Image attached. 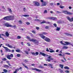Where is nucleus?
I'll return each mask as SVG.
<instances>
[{
	"instance_id": "obj_63",
	"label": "nucleus",
	"mask_w": 73,
	"mask_h": 73,
	"mask_svg": "<svg viewBox=\"0 0 73 73\" xmlns=\"http://www.w3.org/2000/svg\"><path fill=\"white\" fill-rule=\"evenodd\" d=\"M60 5V4L59 3H57V5Z\"/></svg>"
},
{
	"instance_id": "obj_48",
	"label": "nucleus",
	"mask_w": 73,
	"mask_h": 73,
	"mask_svg": "<svg viewBox=\"0 0 73 73\" xmlns=\"http://www.w3.org/2000/svg\"><path fill=\"white\" fill-rule=\"evenodd\" d=\"M2 60L3 61H5V60H7V59L5 58H4L2 59Z\"/></svg>"
},
{
	"instance_id": "obj_64",
	"label": "nucleus",
	"mask_w": 73,
	"mask_h": 73,
	"mask_svg": "<svg viewBox=\"0 0 73 73\" xmlns=\"http://www.w3.org/2000/svg\"><path fill=\"white\" fill-rule=\"evenodd\" d=\"M13 73H17V71L15 70V71L13 72Z\"/></svg>"
},
{
	"instance_id": "obj_36",
	"label": "nucleus",
	"mask_w": 73,
	"mask_h": 73,
	"mask_svg": "<svg viewBox=\"0 0 73 73\" xmlns=\"http://www.w3.org/2000/svg\"><path fill=\"white\" fill-rule=\"evenodd\" d=\"M31 54H32V55H34V56H35L36 55V53L35 52H31Z\"/></svg>"
},
{
	"instance_id": "obj_15",
	"label": "nucleus",
	"mask_w": 73,
	"mask_h": 73,
	"mask_svg": "<svg viewBox=\"0 0 73 73\" xmlns=\"http://www.w3.org/2000/svg\"><path fill=\"white\" fill-rule=\"evenodd\" d=\"M58 19L56 17H52V20H53L54 21H56Z\"/></svg>"
},
{
	"instance_id": "obj_25",
	"label": "nucleus",
	"mask_w": 73,
	"mask_h": 73,
	"mask_svg": "<svg viewBox=\"0 0 73 73\" xmlns=\"http://www.w3.org/2000/svg\"><path fill=\"white\" fill-rule=\"evenodd\" d=\"M4 67L5 68H9V66L8 65L6 64L4 65Z\"/></svg>"
},
{
	"instance_id": "obj_11",
	"label": "nucleus",
	"mask_w": 73,
	"mask_h": 73,
	"mask_svg": "<svg viewBox=\"0 0 73 73\" xmlns=\"http://www.w3.org/2000/svg\"><path fill=\"white\" fill-rule=\"evenodd\" d=\"M9 17L10 20H14V16H9Z\"/></svg>"
},
{
	"instance_id": "obj_17",
	"label": "nucleus",
	"mask_w": 73,
	"mask_h": 73,
	"mask_svg": "<svg viewBox=\"0 0 73 73\" xmlns=\"http://www.w3.org/2000/svg\"><path fill=\"white\" fill-rule=\"evenodd\" d=\"M46 5V2H44L42 3L41 6H45Z\"/></svg>"
},
{
	"instance_id": "obj_4",
	"label": "nucleus",
	"mask_w": 73,
	"mask_h": 73,
	"mask_svg": "<svg viewBox=\"0 0 73 73\" xmlns=\"http://www.w3.org/2000/svg\"><path fill=\"white\" fill-rule=\"evenodd\" d=\"M63 12L65 14H66V15H72V13H70V12H68L67 11H63Z\"/></svg>"
},
{
	"instance_id": "obj_31",
	"label": "nucleus",
	"mask_w": 73,
	"mask_h": 73,
	"mask_svg": "<svg viewBox=\"0 0 73 73\" xmlns=\"http://www.w3.org/2000/svg\"><path fill=\"white\" fill-rule=\"evenodd\" d=\"M23 16H24V17H29V15H23Z\"/></svg>"
},
{
	"instance_id": "obj_6",
	"label": "nucleus",
	"mask_w": 73,
	"mask_h": 73,
	"mask_svg": "<svg viewBox=\"0 0 73 73\" xmlns=\"http://www.w3.org/2000/svg\"><path fill=\"white\" fill-rule=\"evenodd\" d=\"M7 57L9 60H11V57H13V55L11 54L10 55H8L7 56Z\"/></svg>"
},
{
	"instance_id": "obj_50",
	"label": "nucleus",
	"mask_w": 73,
	"mask_h": 73,
	"mask_svg": "<svg viewBox=\"0 0 73 73\" xmlns=\"http://www.w3.org/2000/svg\"><path fill=\"white\" fill-rule=\"evenodd\" d=\"M32 33H33L34 34L36 33V31L34 30L33 31H32Z\"/></svg>"
},
{
	"instance_id": "obj_13",
	"label": "nucleus",
	"mask_w": 73,
	"mask_h": 73,
	"mask_svg": "<svg viewBox=\"0 0 73 73\" xmlns=\"http://www.w3.org/2000/svg\"><path fill=\"white\" fill-rule=\"evenodd\" d=\"M32 69L33 70H36V71H38V72H41V70L37 69L36 68H33Z\"/></svg>"
},
{
	"instance_id": "obj_24",
	"label": "nucleus",
	"mask_w": 73,
	"mask_h": 73,
	"mask_svg": "<svg viewBox=\"0 0 73 73\" xmlns=\"http://www.w3.org/2000/svg\"><path fill=\"white\" fill-rule=\"evenodd\" d=\"M16 51L17 52H20V53H21V52H22L20 50H16Z\"/></svg>"
},
{
	"instance_id": "obj_34",
	"label": "nucleus",
	"mask_w": 73,
	"mask_h": 73,
	"mask_svg": "<svg viewBox=\"0 0 73 73\" xmlns=\"http://www.w3.org/2000/svg\"><path fill=\"white\" fill-rule=\"evenodd\" d=\"M21 56V54H17V57H20Z\"/></svg>"
},
{
	"instance_id": "obj_37",
	"label": "nucleus",
	"mask_w": 73,
	"mask_h": 73,
	"mask_svg": "<svg viewBox=\"0 0 73 73\" xmlns=\"http://www.w3.org/2000/svg\"><path fill=\"white\" fill-rule=\"evenodd\" d=\"M48 11L46 10H45L44 11L43 13H47Z\"/></svg>"
},
{
	"instance_id": "obj_45",
	"label": "nucleus",
	"mask_w": 73,
	"mask_h": 73,
	"mask_svg": "<svg viewBox=\"0 0 73 73\" xmlns=\"http://www.w3.org/2000/svg\"><path fill=\"white\" fill-rule=\"evenodd\" d=\"M56 13H61V12H60V11H56Z\"/></svg>"
},
{
	"instance_id": "obj_18",
	"label": "nucleus",
	"mask_w": 73,
	"mask_h": 73,
	"mask_svg": "<svg viewBox=\"0 0 73 73\" xmlns=\"http://www.w3.org/2000/svg\"><path fill=\"white\" fill-rule=\"evenodd\" d=\"M5 34L6 36L7 37H8V36H9V34L8 33V32H6L5 33Z\"/></svg>"
},
{
	"instance_id": "obj_46",
	"label": "nucleus",
	"mask_w": 73,
	"mask_h": 73,
	"mask_svg": "<svg viewBox=\"0 0 73 73\" xmlns=\"http://www.w3.org/2000/svg\"><path fill=\"white\" fill-rule=\"evenodd\" d=\"M26 24L27 25H29L30 24V23L28 22H26Z\"/></svg>"
},
{
	"instance_id": "obj_33",
	"label": "nucleus",
	"mask_w": 73,
	"mask_h": 73,
	"mask_svg": "<svg viewBox=\"0 0 73 73\" xmlns=\"http://www.w3.org/2000/svg\"><path fill=\"white\" fill-rule=\"evenodd\" d=\"M65 43H66V44L67 45H69V44H70V43L68 42H65Z\"/></svg>"
},
{
	"instance_id": "obj_51",
	"label": "nucleus",
	"mask_w": 73,
	"mask_h": 73,
	"mask_svg": "<svg viewBox=\"0 0 73 73\" xmlns=\"http://www.w3.org/2000/svg\"><path fill=\"white\" fill-rule=\"evenodd\" d=\"M66 54H67L68 55H70V53H65Z\"/></svg>"
},
{
	"instance_id": "obj_3",
	"label": "nucleus",
	"mask_w": 73,
	"mask_h": 73,
	"mask_svg": "<svg viewBox=\"0 0 73 73\" xmlns=\"http://www.w3.org/2000/svg\"><path fill=\"white\" fill-rule=\"evenodd\" d=\"M46 56H48L49 57H47V58H49V59H47L46 60V61L48 62H50V60H53V58H52V56L50 55H46Z\"/></svg>"
},
{
	"instance_id": "obj_2",
	"label": "nucleus",
	"mask_w": 73,
	"mask_h": 73,
	"mask_svg": "<svg viewBox=\"0 0 73 73\" xmlns=\"http://www.w3.org/2000/svg\"><path fill=\"white\" fill-rule=\"evenodd\" d=\"M26 38L27 39H29V40L30 41L33 42H35V44H36V45H38V43H39V42H38V41H37L36 40V39H31V37L27 36L26 37Z\"/></svg>"
},
{
	"instance_id": "obj_38",
	"label": "nucleus",
	"mask_w": 73,
	"mask_h": 73,
	"mask_svg": "<svg viewBox=\"0 0 73 73\" xmlns=\"http://www.w3.org/2000/svg\"><path fill=\"white\" fill-rule=\"evenodd\" d=\"M53 17H49L47 18L48 19H49L50 20H52Z\"/></svg>"
},
{
	"instance_id": "obj_49",
	"label": "nucleus",
	"mask_w": 73,
	"mask_h": 73,
	"mask_svg": "<svg viewBox=\"0 0 73 73\" xmlns=\"http://www.w3.org/2000/svg\"><path fill=\"white\" fill-rule=\"evenodd\" d=\"M19 24H22V21H19Z\"/></svg>"
},
{
	"instance_id": "obj_54",
	"label": "nucleus",
	"mask_w": 73,
	"mask_h": 73,
	"mask_svg": "<svg viewBox=\"0 0 73 73\" xmlns=\"http://www.w3.org/2000/svg\"><path fill=\"white\" fill-rule=\"evenodd\" d=\"M27 44H28V46H31V44H30L28 43H27Z\"/></svg>"
},
{
	"instance_id": "obj_30",
	"label": "nucleus",
	"mask_w": 73,
	"mask_h": 73,
	"mask_svg": "<svg viewBox=\"0 0 73 73\" xmlns=\"http://www.w3.org/2000/svg\"><path fill=\"white\" fill-rule=\"evenodd\" d=\"M68 48V46H63V47L62 48V49H67V48Z\"/></svg>"
},
{
	"instance_id": "obj_39",
	"label": "nucleus",
	"mask_w": 73,
	"mask_h": 73,
	"mask_svg": "<svg viewBox=\"0 0 73 73\" xmlns=\"http://www.w3.org/2000/svg\"><path fill=\"white\" fill-rule=\"evenodd\" d=\"M45 23H46V21H44L41 22V24H44Z\"/></svg>"
},
{
	"instance_id": "obj_7",
	"label": "nucleus",
	"mask_w": 73,
	"mask_h": 73,
	"mask_svg": "<svg viewBox=\"0 0 73 73\" xmlns=\"http://www.w3.org/2000/svg\"><path fill=\"white\" fill-rule=\"evenodd\" d=\"M33 3L35 4V6H36L37 7H38V6H40V3L37 1H33Z\"/></svg>"
},
{
	"instance_id": "obj_29",
	"label": "nucleus",
	"mask_w": 73,
	"mask_h": 73,
	"mask_svg": "<svg viewBox=\"0 0 73 73\" xmlns=\"http://www.w3.org/2000/svg\"><path fill=\"white\" fill-rule=\"evenodd\" d=\"M57 22L58 23V24H61V23H62V22L60 21H58Z\"/></svg>"
},
{
	"instance_id": "obj_61",
	"label": "nucleus",
	"mask_w": 73,
	"mask_h": 73,
	"mask_svg": "<svg viewBox=\"0 0 73 73\" xmlns=\"http://www.w3.org/2000/svg\"><path fill=\"white\" fill-rule=\"evenodd\" d=\"M46 24H50V22H46Z\"/></svg>"
},
{
	"instance_id": "obj_44",
	"label": "nucleus",
	"mask_w": 73,
	"mask_h": 73,
	"mask_svg": "<svg viewBox=\"0 0 73 73\" xmlns=\"http://www.w3.org/2000/svg\"><path fill=\"white\" fill-rule=\"evenodd\" d=\"M50 5H51V6H52V5H53V3H50Z\"/></svg>"
},
{
	"instance_id": "obj_60",
	"label": "nucleus",
	"mask_w": 73,
	"mask_h": 73,
	"mask_svg": "<svg viewBox=\"0 0 73 73\" xmlns=\"http://www.w3.org/2000/svg\"><path fill=\"white\" fill-rule=\"evenodd\" d=\"M42 34L43 35H46V34H47V33H45V32H43L42 33Z\"/></svg>"
},
{
	"instance_id": "obj_32",
	"label": "nucleus",
	"mask_w": 73,
	"mask_h": 73,
	"mask_svg": "<svg viewBox=\"0 0 73 73\" xmlns=\"http://www.w3.org/2000/svg\"><path fill=\"white\" fill-rule=\"evenodd\" d=\"M21 38V36H18L17 37V39H20Z\"/></svg>"
},
{
	"instance_id": "obj_43",
	"label": "nucleus",
	"mask_w": 73,
	"mask_h": 73,
	"mask_svg": "<svg viewBox=\"0 0 73 73\" xmlns=\"http://www.w3.org/2000/svg\"><path fill=\"white\" fill-rule=\"evenodd\" d=\"M48 66L50 67L51 66H53V65L51 64H48Z\"/></svg>"
},
{
	"instance_id": "obj_12",
	"label": "nucleus",
	"mask_w": 73,
	"mask_h": 73,
	"mask_svg": "<svg viewBox=\"0 0 73 73\" xmlns=\"http://www.w3.org/2000/svg\"><path fill=\"white\" fill-rule=\"evenodd\" d=\"M4 25L6 27H10L11 25L8 24V23H5L4 24Z\"/></svg>"
},
{
	"instance_id": "obj_58",
	"label": "nucleus",
	"mask_w": 73,
	"mask_h": 73,
	"mask_svg": "<svg viewBox=\"0 0 73 73\" xmlns=\"http://www.w3.org/2000/svg\"><path fill=\"white\" fill-rule=\"evenodd\" d=\"M15 70H16L17 72V71H19V70H19V68H18L17 69H16Z\"/></svg>"
},
{
	"instance_id": "obj_8",
	"label": "nucleus",
	"mask_w": 73,
	"mask_h": 73,
	"mask_svg": "<svg viewBox=\"0 0 73 73\" xmlns=\"http://www.w3.org/2000/svg\"><path fill=\"white\" fill-rule=\"evenodd\" d=\"M67 18V20H69L70 22H72V21H73V17H71V19H70V17H68Z\"/></svg>"
},
{
	"instance_id": "obj_20",
	"label": "nucleus",
	"mask_w": 73,
	"mask_h": 73,
	"mask_svg": "<svg viewBox=\"0 0 73 73\" xmlns=\"http://www.w3.org/2000/svg\"><path fill=\"white\" fill-rule=\"evenodd\" d=\"M10 27H12V28H14V29H15V28H16V25L12 26V25H11Z\"/></svg>"
},
{
	"instance_id": "obj_41",
	"label": "nucleus",
	"mask_w": 73,
	"mask_h": 73,
	"mask_svg": "<svg viewBox=\"0 0 73 73\" xmlns=\"http://www.w3.org/2000/svg\"><path fill=\"white\" fill-rule=\"evenodd\" d=\"M65 73H70L69 71L68 70H66L65 71Z\"/></svg>"
},
{
	"instance_id": "obj_57",
	"label": "nucleus",
	"mask_w": 73,
	"mask_h": 73,
	"mask_svg": "<svg viewBox=\"0 0 73 73\" xmlns=\"http://www.w3.org/2000/svg\"><path fill=\"white\" fill-rule=\"evenodd\" d=\"M54 25L55 27H57V25L56 24H54Z\"/></svg>"
},
{
	"instance_id": "obj_52",
	"label": "nucleus",
	"mask_w": 73,
	"mask_h": 73,
	"mask_svg": "<svg viewBox=\"0 0 73 73\" xmlns=\"http://www.w3.org/2000/svg\"><path fill=\"white\" fill-rule=\"evenodd\" d=\"M36 29L37 30H38V29H40V28L38 27H36Z\"/></svg>"
},
{
	"instance_id": "obj_28",
	"label": "nucleus",
	"mask_w": 73,
	"mask_h": 73,
	"mask_svg": "<svg viewBox=\"0 0 73 73\" xmlns=\"http://www.w3.org/2000/svg\"><path fill=\"white\" fill-rule=\"evenodd\" d=\"M57 29H56V31H58L60 30V27H57Z\"/></svg>"
},
{
	"instance_id": "obj_26",
	"label": "nucleus",
	"mask_w": 73,
	"mask_h": 73,
	"mask_svg": "<svg viewBox=\"0 0 73 73\" xmlns=\"http://www.w3.org/2000/svg\"><path fill=\"white\" fill-rule=\"evenodd\" d=\"M3 71L5 73H7V72H8V70L5 69H4L3 70Z\"/></svg>"
},
{
	"instance_id": "obj_47",
	"label": "nucleus",
	"mask_w": 73,
	"mask_h": 73,
	"mask_svg": "<svg viewBox=\"0 0 73 73\" xmlns=\"http://www.w3.org/2000/svg\"><path fill=\"white\" fill-rule=\"evenodd\" d=\"M0 38H2L3 40H4V38H3L1 36V34H0Z\"/></svg>"
},
{
	"instance_id": "obj_19",
	"label": "nucleus",
	"mask_w": 73,
	"mask_h": 73,
	"mask_svg": "<svg viewBox=\"0 0 73 73\" xmlns=\"http://www.w3.org/2000/svg\"><path fill=\"white\" fill-rule=\"evenodd\" d=\"M7 9L8 10V11L10 13H12V10H11V9H10V8L9 7L7 8Z\"/></svg>"
},
{
	"instance_id": "obj_59",
	"label": "nucleus",
	"mask_w": 73,
	"mask_h": 73,
	"mask_svg": "<svg viewBox=\"0 0 73 73\" xmlns=\"http://www.w3.org/2000/svg\"><path fill=\"white\" fill-rule=\"evenodd\" d=\"M58 55L59 56H63V55H62V54H58Z\"/></svg>"
},
{
	"instance_id": "obj_1",
	"label": "nucleus",
	"mask_w": 73,
	"mask_h": 73,
	"mask_svg": "<svg viewBox=\"0 0 73 73\" xmlns=\"http://www.w3.org/2000/svg\"><path fill=\"white\" fill-rule=\"evenodd\" d=\"M40 35L41 38H43V39H44V40L47 42H50L51 41L50 39L45 36L44 35H43L40 34Z\"/></svg>"
},
{
	"instance_id": "obj_10",
	"label": "nucleus",
	"mask_w": 73,
	"mask_h": 73,
	"mask_svg": "<svg viewBox=\"0 0 73 73\" xmlns=\"http://www.w3.org/2000/svg\"><path fill=\"white\" fill-rule=\"evenodd\" d=\"M4 20H6L7 21H9L10 20V19L9 18V16H7L3 18Z\"/></svg>"
},
{
	"instance_id": "obj_23",
	"label": "nucleus",
	"mask_w": 73,
	"mask_h": 73,
	"mask_svg": "<svg viewBox=\"0 0 73 73\" xmlns=\"http://www.w3.org/2000/svg\"><path fill=\"white\" fill-rule=\"evenodd\" d=\"M59 66L60 67H61V69H63V68H64V65L61 64H60Z\"/></svg>"
},
{
	"instance_id": "obj_21",
	"label": "nucleus",
	"mask_w": 73,
	"mask_h": 73,
	"mask_svg": "<svg viewBox=\"0 0 73 73\" xmlns=\"http://www.w3.org/2000/svg\"><path fill=\"white\" fill-rule=\"evenodd\" d=\"M22 64L23 65V66H25V68L27 69H28V67L25 66V64H24V63H22Z\"/></svg>"
},
{
	"instance_id": "obj_5",
	"label": "nucleus",
	"mask_w": 73,
	"mask_h": 73,
	"mask_svg": "<svg viewBox=\"0 0 73 73\" xmlns=\"http://www.w3.org/2000/svg\"><path fill=\"white\" fill-rule=\"evenodd\" d=\"M2 47L4 48L5 49L6 52H11V50L9 49L8 47H4V46H3Z\"/></svg>"
},
{
	"instance_id": "obj_40",
	"label": "nucleus",
	"mask_w": 73,
	"mask_h": 73,
	"mask_svg": "<svg viewBox=\"0 0 73 73\" xmlns=\"http://www.w3.org/2000/svg\"><path fill=\"white\" fill-rule=\"evenodd\" d=\"M24 51L25 52V53L27 54H29L28 52L27 51Z\"/></svg>"
},
{
	"instance_id": "obj_53",
	"label": "nucleus",
	"mask_w": 73,
	"mask_h": 73,
	"mask_svg": "<svg viewBox=\"0 0 73 73\" xmlns=\"http://www.w3.org/2000/svg\"><path fill=\"white\" fill-rule=\"evenodd\" d=\"M35 54H36V55H38V52H36Z\"/></svg>"
},
{
	"instance_id": "obj_22",
	"label": "nucleus",
	"mask_w": 73,
	"mask_h": 73,
	"mask_svg": "<svg viewBox=\"0 0 73 73\" xmlns=\"http://www.w3.org/2000/svg\"><path fill=\"white\" fill-rule=\"evenodd\" d=\"M39 68H40V69H44V66H41V65H40V66L39 67Z\"/></svg>"
},
{
	"instance_id": "obj_56",
	"label": "nucleus",
	"mask_w": 73,
	"mask_h": 73,
	"mask_svg": "<svg viewBox=\"0 0 73 73\" xmlns=\"http://www.w3.org/2000/svg\"><path fill=\"white\" fill-rule=\"evenodd\" d=\"M45 28H46V29H49V27H48V26H46Z\"/></svg>"
},
{
	"instance_id": "obj_35",
	"label": "nucleus",
	"mask_w": 73,
	"mask_h": 73,
	"mask_svg": "<svg viewBox=\"0 0 73 73\" xmlns=\"http://www.w3.org/2000/svg\"><path fill=\"white\" fill-rule=\"evenodd\" d=\"M60 8H61L62 9V8H64L65 7L64 6H62L61 5L60 6Z\"/></svg>"
},
{
	"instance_id": "obj_9",
	"label": "nucleus",
	"mask_w": 73,
	"mask_h": 73,
	"mask_svg": "<svg viewBox=\"0 0 73 73\" xmlns=\"http://www.w3.org/2000/svg\"><path fill=\"white\" fill-rule=\"evenodd\" d=\"M5 45L6 46H8V47H9V48H14V49L15 48V47H13V46L12 45H9V44H6Z\"/></svg>"
},
{
	"instance_id": "obj_55",
	"label": "nucleus",
	"mask_w": 73,
	"mask_h": 73,
	"mask_svg": "<svg viewBox=\"0 0 73 73\" xmlns=\"http://www.w3.org/2000/svg\"><path fill=\"white\" fill-rule=\"evenodd\" d=\"M35 21H40V20L38 19H35Z\"/></svg>"
},
{
	"instance_id": "obj_14",
	"label": "nucleus",
	"mask_w": 73,
	"mask_h": 73,
	"mask_svg": "<svg viewBox=\"0 0 73 73\" xmlns=\"http://www.w3.org/2000/svg\"><path fill=\"white\" fill-rule=\"evenodd\" d=\"M49 49V50H50V51H49L50 52V53H53V52H54H54H55V51H54V50H53V49H51L50 48H49L48 49Z\"/></svg>"
},
{
	"instance_id": "obj_16",
	"label": "nucleus",
	"mask_w": 73,
	"mask_h": 73,
	"mask_svg": "<svg viewBox=\"0 0 73 73\" xmlns=\"http://www.w3.org/2000/svg\"><path fill=\"white\" fill-rule=\"evenodd\" d=\"M40 54H41V55H42L43 56H46V54L42 52H40Z\"/></svg>"
},
{
	"instance_id": "obj_62",
	"label": "nucleus",
	"mask_w": 73,
	"mask_h": 73,
	"mask_svg": "<svg viewBox=\"0 0 73 73\" xmlns=\"http://www.w3.org/2000/svg\"><path fill=\"white\" fill-rule=\"evenodd\" d=\"M46 51H47V52H49V50H48V48H46Z\"/></svg>"
},
{
	"instance_id": "obj_27",
	"label": "nucleus",
	"mask_w": 73,
	"mask_h": 73,
	"mask_svg": "<svg viewBox=\"0 0 73 73\" xmlns=\"http://www.w3.org/2000/svg\"><path fill=\"white\" fill-rule=\"evenodd\" d=\"M64 69H68V70H69V67L66 66H65L64 67Z\"/></svg>"
},
{
	"instance_id": "obj_42",
	"label": "nucleus",
	"mask_w": 73,
	"mask_h": 73,
	"mask_svg": "<svg viewBox=\"0 0 73 73\" xmlns=\"http://www.w3.org/2000/svg\"><path fill=\"white\" fill-rule=\"evenodd\" d=\"M24 62H25V63H26L27 62H28V61L27 60H24Z\"/></svg>"
}]
</instances>
